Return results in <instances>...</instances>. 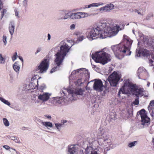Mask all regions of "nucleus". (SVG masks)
<instances>
[{
    "label": "nucleus",
    "instance_id": "23",
    "mask_svg": "<svg viewBox=\"0 0 154 154\" xmlns=\"http://www.w3.org/2000/svg\"><path fill=\"white\" fill-rule=\"evenodd\" d=\"M56 101V102L59 104H63V103H67V102L66 101V100L68 102H69L70 101H68V97L67 98V99H66V100L64 99H63V98L61 97H59L56 98L55 100Z\"/></svg>",
    "mask_w": 154,
    "mask_h": 154
},
{
    "label": "nucleus",
    "instance_id": "46",
    "mask_svg": "<svg viewBox=\"0 0 154 154\" xmlns=\"http://www.w3.org/2000/svg\"><path fill=\"white\" fill-rule=\"evenodd\" d=\"M75 25L74 24H72L70 26V29L71 30H73L75 29Z\"/></svg>",
    "mask_w": 154,
    "mask_h": 154
},
{
    "label": "nucleus",
    "instance_id": "58",
    "mask_svg": "<svg viewBox=\"0 0 154 154\" xmlns=\"http://www.w3.org/2000/svg\"><path fill=\"white\" fill-rule=\"evenodd\" d=\"M39 103V101L38 100H37L35 101V103Z\"/></svg>",
    "mask_w": 154,
    "mask_h": 154
},
{
    "label": "nucleus",
    "instance_id": "45",
    "mask_svg": "<svg viewBox=\"0 0 154 154\" xmlns=\"http://www.w3.org/2000/svg\"><path fill=\"white\" fill-rule=\"evenodd\" d=\"M27 0H24L23 2V4L24 6L26 7L27 4Z\"/></svg>",
    "mask_w": 154,
    "mask_h": 154
},
{
    "label": "nucleus",
    "instance_id": "51",
    "mask_svg": "<svg viewBox=\"0 0 154 154\" xmlns=\"http://www.w3.org/2000/svg\"><path fill=\"white\" fill-rule=\"evenodd\" d=\"M37 75H34L32 77V78L31 79V81H33V80H35V79H36L37 78V77H36V76H37Z\"/></svg>",
    "mask_w": 154,
    "mask_h": 154
},
{
    "label": "nucleus",
    "instance_id": "49",
    "mask_svg": "<svg viewBox=\"0 0 154 154\" xmlns=\"http://www.w3.org/2000/svg\"><path fill=\"white\" fill-rule=\"evenodd\" d=\"M15 15L17 17H19V12L18 11H17V10H15Z\"/></svg>",
    "mask_w": 154,
    "mask_h": 154
},
{
    "label": "nucleus",
    "instance_id": "59",
    "mask_svg": "<svg viewBox=\"0 0 154 154\" xmlns=\"http://www.w3.org/2000/svg\"><path fill=\"white\" fill-rule=\"evenodd\" d=\"M2 7V3H0V10Z\"/></svg>",
    "mask_w": 154,
    "mask_h": 154
},
{
    "label": "nucleus",
    "instance_id": "19",
    "mask_svg": "<svg viewBox=\"0 0 154 154\" xmlns=\"http://www.w3.org/2000/svg\"><path fill=\"white\" fill-rule=\"evenodd\" d=\"M51 95V94L46 92L42 94H38V98L39 100L42 101L43 102H45L49 99Z\"/></svg>",
    "mask_w": 154,
    "mask_h": 154
},
{
    "label": "nucleus",
    "instance_id": "21",
    "mask_svg": "<svg viewBox=\"0 0 154 154\" xmlns=\"http://www.w3.org/2000/svg\"><path fill=\"white\" fill-rule=\"evenodd\" d=\"M148 109L149 112L152 117H154V100L151 101L148 107Z\"/></svg>",
    "mask_w": 154,
    "mask_h": 154
},
{
    "label": "nucleus",
    "instance_id": "34",
    "mask_svg": "<svg viewBox=\"0 0 154 154\" xmlns=\"http://www.w3.org/2000/svg\"><path fill=\"white\" fill-rule=\"evenodd\" d=\"M137 143V142L134 141L129 143L128 144V146L130 148L134 146Z\"/></svg>",
    "mask_w": 154,
    "mask_h": 154
},
{
    "label": "nucleus",
    "instance_id": "64",
    "mask_svg": "<svg viewBox=\"0 0 154 154\" xmlns=\"http://www.w3.org/2000/svg\"><path fill=\"white\" fill-rule=\"evenodd\" d=\"M133 34H135L134 30H133Z\"/></svg>",
    "mask_w": 154,
    "mask_h": 154
},
{
    "label": "nucleus",
    "instance_id": "24",
    "mask_svg": "<svg viewBox=\"0 0 154 154\" xmlns=\"http://www.w3.org/2000/svg\"><path fill=\"white\" fill-rule=\"evenodd\" d=\"M20 65L18 62H16L13 65L14 70L17 73H19Z\"/></svg>",
    "mask_w": 154,
    "mask_h": 154
},
{
    "label": "nucleus",
    "instance_id": "52",
    "mask_svg": "<svg viewBox=\"0 0 154 154\" xmlns=\"http://www.w3.org/2000/svg\"><path fill=\"white\" fill-rule=\"evenodd\" d=\"M90 8L89 5H85V6L84 7H83V8L85 9H87V8Z\"/></svg>",
    "mask_w": 154,
    "mask_h": 154
},
{
    "label": "nucleus",
    "instance_id": "43",
    "mask_svg": "<svg viewBox=\"0 0 154 154\" xmlns=\"http://www.w3.org/2000/svg\"><path fill=\"white\" fill-rule=\"evenodd\" d=\"M6 11H7L5 9H3L2 11V17H3L4 14H5L6 13Z\"/></svg>",
    "mask_w": 154,
    "mask_h": 154
},
{
    "label": "nucleus",
    "instance_id": "14",
    "mask_svg": "<svg viewBox=\"0 0 154 154\" xmlns=\"http://www.w3.org/2000/svg\"><path fill=\"white\" fill-rule=\"evenodd\" d=\"M141 40L144 42L145 44L149 45L151 49L154 53V40L151 39H148L147 37L144 36L141 34L139 35Z\"/></svg>",
    "mask_w": 154,
    "mask_h": 154
},
{
    "label": "nucleus",
    "instance_id": "17",
    "mask_svg": "<svg viewBox=\"0 0 154 154\" xmlns=\"http://www.w3.org/2000/svg\"><path fill=\"white\" fill-rule=\"evenodd\" d=\"M103 87L102 82L101 80H95L93 85V88L95 90L98 92H101L103 90Z\"/></svg>",
    "mask_w": 154,
    "mask_h": 154
},
{
    "label": "nucleus",
    "instance_id": "5",
    "mask_svg": "<svg viewBox=\"0 0 154 154\" xmlns=\"http://www.w3.org/2000/svg\"><path fill=\"white\" fill-rule=\"evenodd\" d=\"M99 130V134L102 137L99 139L98 143L103 146L105 151L109 150V145L111 143L107 130L102 128H100Z\"/></svg>",
    "mask_w": 154,
    "mask_h": 154
},
{
    "label": "nucleus",
    "instance_id": "7",
    "mask_svg": "<svg viewBox=\"0 0 154 154\" xmlns=\"http://www.w3.org/2000/svg\"><path fill=\"white\" fill-rule=\"evenodd\" d=\"M67 91L68 93V101H72L77 100L78 96H82L85 91L81 88H76L74 90L68 89Z\"/></svg>",
    "mask_w": 154,
    "mask_h": 154
},
{
    "label": "nucleus",
    "instance_id": "4",
    "mask_svg": "<svg viewBox=\"0 0 154 154\" xmlns=\"http://www.w3.org/2000/svg\"><path fill=\"white\" fill-rule=\"evenodd\" d=\"M60 44V51L57 52L55 54L56 58L54 60L55 63L58 66H59L62 64L65 57L73 45L71 44L69 45L64 41H61Z\"/></svg>",
    "mask_w": 154,
    "mask_h": 154
},
{
    "label": "nucleus",
    "instance_id": "44",
    "mask_svg": "<svg viewBox=\"0 0 154 154\" xmlns=\"http://www.w3.org/2000/svg\"><path fill=\"white\" fill-rule=\"evenodd\" d=\"M3 147L5 148L7 150H8L10 149V147L8 146L4 145L3 146Z\"/></svg>",
    "mask_w": 154,
    "mask_h": 154
},
{
    "label": "nucleus",
    "instance_id": "25",
    "mask_svg": "<svg viewBox=\"0 0 154 154\" xmlns=\"http://www.w3.org/2000/svg\"><path fill=\"white\" fill-rule=\"evenodd\" d=\"M104 5V4L101 2L94 3L89 5L90 8L92 7H98Z\"/></svg>",
    "mask_w": 154,
    "mask_h": 154
},
{
    "label": "nucleus",
    "instance_id": "36",
    "mask_svg": "<svg viewBox=\"0 0 154 154\" xmlns=\"http://www.w3.org/2000/svg\"><path fill=\"white\" fill-rule=\"evenodd\" d=\"M2 41L4 44V45H5L7 44V37L6 36L3 35L2 37Z\"/></svg>",
    "mask_w": 154,
    "mask_h": 154
},
{
    "label": "nucleus",
    "instance_id": "3",
    "mask_svg": "<svg viewBox=\"0 0 154 154\" xmlns=\"http://www.w3.org/2000/svg\"><path fill=\"white\" fill-rule=\"evenodd\" d=\"M124 85L119 91L118 95L120 96L121 92L122 94H130L131 93L134 94L136 96L142 97L144 95L145 91L142 88H136L135 85L133 84L128 79L124 80Z\"/></svg>",
    "mask_w": 154,
    "mask_h": 154
},
{
    "label": "nucleus",
    "instance_id": "42",
    "mask_svg": "<svg viewBox=\"0 0 154 154\" xmlns=\"http://www.w3.org/2000/svg\"><path fill=\"white\" fill-rule=\"evenodd\" d=\"M84 39V36L83 35H82L80 36L78 38V40L80 41H82Z\"/></svg>",
    "mask_w": 154,
    "mask_h": 154
},
{
    "label": "nucleus",
    "instance_id": "53",
    "mask_svg": "<svg viewBox=\"0 0 154 154\" xmlns=\"http://www.w3.org/2000/svg\"><path fill=\"white\" fill-rule=\"evenodd\" d=\"M67 121L65 120H62L61 121V124H63V125L65 123L67 122Z\"/></svg>",
    "mask_w": 154,
    "mask_h": 154
},
{
    "label": "nucleus",
    "instance_id": "27",
    "mask_svg": "<svg viewBox=\"0 0 154 154\" xmlns=\"http://www.w3.org/2000/svg\"><path fill=\"white\" fill-rule=\"evenodd\" d=\"M105 6L108 12H109L110 11L113 9L115 7V6L112 3L107 4Z\"/></svg>",
    "mask_w": 154,
    "mask_h": 154
},
{
    "label": "nucleus",
    "instance_id": "32",
    "mask_svg": "<svg viewBox=\"0 0 154 154\" xmlns=\"http://www.w3.org/2000/svg\"><path fill=\"white\" fill-rule=\"evenodd\" d=\"M29 89H36L37 88V85L35 83L33 82L30 83L29 85Z\"/></svg>",
    "mask_w": 154,
    "mask_h": 154
},
{
    "label": "nucleus",
    "instance_id": "55",
    "mask_svg": "<svg viewBox=\"0 0 154 154\" xmlns=\"http://www.w3.org/2000/svg\"><path fill=\"white\" fill-rule=\"evenodd\" d=\"M48 40H49L51 38V35L49 33L48 34Z\"/></svg>",
    "mask_w": 154,
    "mask_h": 154
},
{
    "label": "nucleus",
    "instance_id": "54",
    "mask_svg": "<svg viewBox=\"0 0 154 154\" xmlns=\"http://www.w3.org/2000/svg\"><path fill=\"white\" fill-rule=\"evenodd\" d=\"M45 117L48 118V119H51V116L49 115H45Z\"/></svg>",
    "mask_w": 154,
    "mask_h": 154
},
{
    "label": "nucleus",
    "instance_id": "60",
    "mask_svg": "<svg viewBox=\"0 0 154 154\" xmlns=\"http://www.w3.org/2000/svg\"><path fill=\"white\" fill-rule=\"evenodd\" d=\"M150 85V83L149 82H147V86L149 87Z\"/></svg>",
    "mask_w": 154,
    "mask_h": 154
},
{
    "label": "nucleus",
    "instance_id": "62",
    "mask_svg": "<svg viewBox=\"0 0 154 154\" xmlns=\"http://www.w3.org/2000/svg\"><path fill=\"white\" fill-rule=\"evenodd\" d=\"M11 148V149H12V150H14V151H15V152L16 151V149H14V148Z\"/></svg>",
    "mask_w": 154,
    "mask_h": 154
},
{
    "label": "nucleus",
    "instance_id": "30",
    "mask_svg": "<svg viewBox=\"0 0 154 154\" xmlns=\"http://www.w3.org/2000/svg\"><path fill=\"white\" fill-rule=\"evenodd\" d=\"M11 140H14L17 143H21V142H20L19 139L17 137L14 136H11Z\"/></svg>",
    "mask_w": 154,
    "mask_h": 154
},
{
    "label": "nucleus",
    "instance_id": "61",
    "mask_svg": "<svg viewBox=\"0 0 154 154\" xmlns=\"http://www.w3.org/2000/svg\"><path fill=\"white\" fill-rule=\"evenodd\" d=\"M133 116V114L132 113V111H131V113L130 114V117H131V116Z\"/></svg>",
    "mask_w": 154,
    "mask_h": 154
},
{
    "label": "nucleus",
    "instance_id": "15",
    "mask_svg": "<svg viewBox=\"0 0 154 154\" xmlns=\"http://www.w3.org/2000/svg\"><path fill=\"white\" fill-rule=\"evenodd\" d=\"M79 146L76 145H69L68 147V154H80V150L78 152Z\"/></svg>",
    "mask_w": 154,
    "mask_h": 154
},
{
    "label": "nucleus",
    "instance_id": "28",
    "mask_svg": "<svg viewBox=\"0 0 154 154\" xmlns=\"http://www.w3.org/2000/svg\"><path fill=\"white\" fill-rule=\"evenodd\" d=\"M0 100L5 104L9 106H10L11 105L10 103L8 100H5L3 97H0Z\"/></svg>",
    "mask_w": 154,
    "mask_h": 154
},
{
    "label": "nucleus",
    "instance_id": "57",
    "mask_svg": "<svg viewBox=\"0 0 154 154\" xmlns=\"http://www.w3.org/2000/svg\"><path fill=\"white\" fill-rule=\"evenodd\" d=\"M18 57H19V59L20 60L22 61V63H23V59L22 57L20 56H19Z\"/></svg>",
    "mask_w": 154,
    "mask_h": 154
},
{
    "label": "nucleus",
    "instance_id": "8",
    "mask_svg": "<svg viewBox=\"0 0 154 154\" xmlns=\"http://www.w3.org/2000/svg\"><path fill=\"white\" fill-rule=\"evenodd\" d=\"M80 75V76L84 75L87 78L89 77V73L88 71L85 69L82 68L74 70L69 76V80L71 82V80L75 79V78Z\"/></svg>",
    "mask_w": 154,
    "mask_h": 154
},
{
    "label": "nucleus",
    "instance_id": "31",
    "mask_svg": "<svg viewBox=\"0 0 154 154\" xmlns=\"http://www.w3.org/2000/svg\"><path fill=\"white\" fill-rule=\"evenodd\" d=\"M99 10L101 13L106 12H108L105 5L100 8L99 9Z\"/></svg>",
    "mask_w": 154,
    "mask_h": 154
},
{
    "label": "nucleus",
    "instance_id": "13",
    "mask_svg": "<svg viewBox=\"0 0 154 154\" xmlns=\"http://www.w3.org/2000/svg\"><path fill=\"white\" fill-rule=\"evenodd\" d=\"M139 113L141 119V124L144 126L148 125L150 123V119L146 114L145 110L142 109Z\"/></svg>",
    "mask_w": 154,
    "mask_h": 154
},
{
    "label": "nucleus",
    "instance_id": "33",
    "mask_svg": "<svg viewBox=\"0 0 154 154\" xmlns=\"http://www.w3.org/2000/svg\"><path fill=\"white\" fill-rule=\"evenodd\" d=\"M55 125L56 128L59 131L60 130L63 126V124L58 123H55Z\"/></svg>",
    "mask_w": 154,
    "mask_h": 154
},
{
    "label": "nucleus",
    "instance_id": "20",
    "mask_svg": "<svg viewBox=\"0 0 154 154\" xmlns=\"http://www.w3.org/2000/svg\"><path fill=\"white\" fill-rule=\"evenodd\" d=\"M61 14L63 15L64 16H62L60 17V19L66 20L69 18L71 19V13L70 12L62 11H61Z\"/></svg>",
    "mask_w": 154,
    "mask_h": 154
},
{
    "label": "nucleus",
    "instance_id": "29",
    "mask_svg": "<svg viewBox=\"0 0 154 154\" xmlns=\"http://www.w3.org/2000/svg\"><path fill=\"white\" fill-rule=\"evenodd\" d=\"M4 125L8 127L10 125V123L8 120L6 118H3L2 119Z\"/></svg>",
    "mask_w": 154,
    "mask_h": 154
},
{
    "label": "nucleus",
    "instance_id": "11",
    "mask_svg": "<svg viewBox=\"0 0 154 154\" xmlns=\"http://www.w3.org/2000/svg\"><path fill=\"white\" fill-rule=\"evenodd\" d=\"M121 78V75L119 73L114 72L111 74L108 78V80L112 86H116Z\"/></svg>",
    "mask_w": 154,
    "mask_h": 154
},
{
    "label": "nucleus",
    "instance_id": "18",
    "mask_svg": "<svg viewBox=\"0 0 154 154\" xmlns=\"http://www.w3.org/2000/svg\"><path fill=\"white\" fill-rule=\"evenodd\" d=\"M137 75L139 79L142 77H148L149 74L145 69L143 67H140L138 70Z\"/></svg>",
    "mask_w": 154,
    "mask_h": 154
},
{
    "label": "nucleus",
    "instance_id": "48",
    "mask_svg": "<svg viewBox=\"0 0 154 154\" xmlns=\"http://www.w3.org/2000/svg\"><path fill=\"white\" fill-rule=\"evenodd\" d=\"M61 13V12H60L58 14V20H63V19H60V17H61L62 16H64L63 15L60 14Z\"/></svg>",
    "mask_w": 154,
    "mask_h": 154
},
{
    "label": "nucleus",
    "instance_id": "63",
    "mask_svg": "<svg viewBox=\"0 0 154 154\" xmlns=\"http://www.w3.org/2000/svg\"><path fill=\"white\" fill-rule=\"evenodd\" d=\"M17 154H20V153L17 151H16Z\"/></svg>",
    "mask_w": 154,
    "mask_h": 154
},
{
    "label": "nucleus",
    "instance_id": "50",
    "mask_svg": "<svg viewBox=\"0 0 154 154\" xmlns=\"http://www.w3.org/2000/svg\"><path fill=\"white\" fill-rule=\"evenodd\" d=\"M42 50V49L41 48H38L37 50V51L35 52V54L38 53L39 52H40Z\"/></svg>",
    "mask_w": 154,
    "mask_h": 154
},
{
    "label": "nucleus",
    "instance_id": "41",
    "mask_svg": "<svg viewBox=\"0 0 154 154\" xmlns=\"http://www.w3.org/2000/svg\"><path fill=\"white\" fill-rule=\"evenodd\" d=\"M138 98L137 99H136L135 101L133 102V103L135 105H137L139 103V100L138 99Z\"/></svg>",
    "mask_w": 154,
    "mask_h": 154
},
{
    "label": "nucleus",
    "instance_id": "2",
    "mask_svg": "<svg viewBox=\"0 0 154 154\" xmlns=\"http://www.w3.org/2000/svg\"><path fill=\"white\" fill-rule=\"evenodd\" d=\"M132 41L127 36L124 35L121 43L111 46V48L115 56L119 59H122L124 56L130 55L131 51L130 47Z\"/></svg>",
    "mask_w": 154,
    "mask_h": 154
},
{
    "label": "nucleus",
    "instance_id": "35",
    "mask_svg": "<svg viewBox=\"0 0 154 154\" xmlns=\"http://www.w3.org/2000/svg\"><path fill=\"white\" fill-rule=\"evenodd\" d=\"M82 83V79L81 78L77 80V82H75V84L77 86H79Z\"/></svg>",
    "mask_w": 154,
    "mask_h": 154
},
{
    "label": "nucleus",
    "instance_id": "1",
    "mask_svg": "<svg viewBox=\"0 0 154 154\" xmlns=\"http://www.w3.org/2000/svg\"><path fill=\"white\" fill-rule=\"evenodd\" d=\"M122 29L119 25L114 26L112 21L108 20L103 23H99L94 25L87 37L89 40L91 41L94 39L93 37L105 38L115 36Z\"/></svg>",
    "mask_w": 154,
    "mask_h": 154
},
{
    "label": "nucleus",
    "instance_id": "47",
    "mask_svg": "<svg viewBox=\"0 0 154 154\" xmlns=\"http://www.w3.org/2000/svg\"><path fill=\"white\" fill-rule=\"evenodd\" d=\"M81 34V32L79 31H75L74 33V34L76 35H80Z\"/></svg>",
    "mask_w": 154,
    "mask_h": 154
},
{
    "label": "nucleus",
    "instance_id": "38",
    "mask_svg": "<svg viewBox=\"0 0 154 154\" xmlns=\"http://www.w3.org/2000/svg\"><path fill=\"white\" fill-rule=\"evenodd\" d=\"M5 62V59L2 57L1 54H0V63L3 64Z\"/></svg>",
    "mask_w": 154,
    "mask_h": 154
},
{
    "label": "nucleus",
    "instance_id": "9",
    "mask_svg": "<svg viewBox=\"0 0 154 154\" xmlns=\"http://www.w3.org/2000/svg\"><path fill=\"white\" fill-rule=\"evenodd\" d=\"M88 144H87V148L84 150L81 149L83 150V154H88L91 151H93L97 149L96 145L97 143V141H96L95 139L94 138H89L88 139Z\"/></svg>",
    "mask_w": 154,
    "mask_h": 154
},
{
    "label": "nucleus",
    "instance_id": "12",
    "mask_svg": "<svg viewBox=\"0 0 154 154\" xmlns=\"http://www.w3.org/2000/svg\"><path fill=\"white\" fill-rule=\"evenodd\" d=\"M49 58L45 59L42 61L40 65L38 66L37 69L39 70L38 72L42 73L44 72L48 69L49 65Z\"/></svg>",
    "mask_w": 154,
    "mask_h": 154
},
{
    "label": "nucleus",
    "instance_id": "16",
    "mask_svg": "<svg viewBox=\"0 0 154 154\" xmlns=\"http://www.w3.org/2000/svg\"><path fill=\"white\" fill-rule=\"evenodd\" d=\"M136 57L144 56L147 57L151 54L149 51L145 49H141L140 48H137L136 50Z\"/></svg>",
    "mask_w": 154,
    "mask_h": 154
},
{
    "label": "nucleus",
    "instance_id": "6",
    "mask_svg": "<svg viewBox=\"0 0 154 154\" xmlns=\"http://www.w3.org/2000/svg\"><path fill=\"white\" fill-rule=\"evenodd\" d=\"M92 59L96 62L104 64L109 61L111 59L109 54L105 52L103 50L97 51L91 55Z\"/></svg>",
    "mask_w": 154,
    "mask_h": 154
},
{
    "label": "nucleus",
    "instance_id": "37",
    "mask_svg": "<svg viewBox=\"0 0 154 154\" xmlns=\"http://www.w3.org/2000/svg\"><path fill=\"white\" fill-rule=\"evenodd\" d=\"M149 65L150 66H154V58L149 59Z\"/></svg>",
    "mask_w": 154,
    "mask_h": 154
},
{
    "label": "nucleus",
    "instance_id": "40",
    "mask_svg": "<svg viewBox=\"0 0 154 154\" xmlns=\"http://www.w3.org/2000/svg\"><path fill=\"white\" fill-rule=\"evenodd\" d=\"M57 69H58V67H57V66L54 67L51 69L50 71V73H53V72H55V71H57Z\"/></svg>",
    "mask_w": 154,
    "mask_h": 154
},
{
    "label": "nucleus",
    "instance_id": "22",
    "mask_svg": "<svg viewBox=\"0 0 154 154\" xmlns=\"http://www.w3.org/2000/svg\"><path fill=\"white\" fill-rule=\"evenodd\" d=\"M15 29V24L14 22H10L9 26V30L11 36L13 35Z\"/></svg>",
    "mask_w": 154,
    "mask_h": 154
},
{
    "label": "nucleus",
    "instance_id": "10",
    "mask_svg": "<svg viewBox=\"0 0 154 154\" xmlns=\"http://www.w3.org/2000/svg\"><path fill=\"white\" fill-rule=\"evenodd\" d=\"M97 14L89 13L88 12H79L76 13H71V19L77 20L91 16H94Z\"/></svg>",
    "mask_w": 154,
    "mask_h": 154
},
{
    "label": "nucleus",
    "instance_id": "26",
    "mask_svg": "<svg viewBox=\"0 0 154 154\" xmlns=\"http://www.w3.org/2000/svg\"><path fill=\"white\" fill-rule=\"evenodd\" d=\"M41 123L42 125L48 128H51L53 126V125L51 122H42Z\"/></svg>",
    "mask_w": 154,
    "mask_h": 154
},
{
    "label": "nucleus",
    "instance_id": "39",
    "mask_svg": "<svg viewBox=\"0 0 154 154\" xmlns=\"http://www.w3.org/2000/svg\"><path fill=\"white\" fill-rule=\"evenodd\" d=\"M18 56L17 55V53L16 52H15L14 54L13 55V56L12 57V60L14 61L17 58Z\"/></svg>",
    "mask_w": 154,
    "mask_h": 154
},
{
    "label": "nucleus",
    "instance_id": "56",
    "mask_svg": "<svg viewBox=\"0 0 154 154\" xmlns=\"http://www.w3.org/2000/svg\"><path fill=\"white\" fill-rule=\"evenodd\" d=\"M135 12H137L138 14L141 15V13L140 12V11L137 10H135Z\"/></svg>",
    "mask_w": 154,
    "mask_h": 154
}]
</instances>
